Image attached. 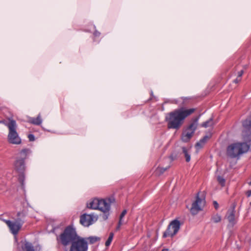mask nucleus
<instances>
[{
	"mask_svg": "<svg viewBox=\"0 0 251 251\" xmlns=\"http://www.w3.org/2000/svg\"><path fill=\"white\" fill-rule=\"evenodd\" d=\"M195 110V108L186 109L181 107L169 113L165 118L168 128L178 129L182 125L185 119L192 114Z\"/></svg>",
	"mask_w": 251,
	"mask_h": 251,
	"instance_id": "obj_1",
	"label": "nucleus"
},
{
	"mask_svg": "<svg viewBox=\"0 0 251 251\" xmlns=\"http://www.w3.org/2000/svg\"><path fill=\"white\" fill-rule=\"evenodd\" d=\"M250 145L244 142H237L229 145L226 149V154L231 158H239L242 154L247 152Z\"/></svg>",
	"mask_w": 251,
	"mask_h": 251,
	"instance_id": "obj_2",
	"label": "nucleus"
},
{
	"mask_svg": "<svg viewBox=\"0 0 251 251\" xmlns=\"http://www.w3.org/2000/svg\"><path fill=\"white\" fill-rule=\"evenodd\" d=\"M75 228L73 225H69L65 227L59 236L60 243L64 246L72 243L78 237Z\"/></svg>",
	"mask_w": 251,
	"mask_h": 251,
	"instance_id": "obj_3",
	"label": "nucleus"
},
{
	"mask_svg": "<svg viewBox=\"0 0 251 251\" xmlns=\"http://www.w3.org/2000/svg\"><path fill=\"white\" fill-rule=\"evenodd\" d=\"M30 152V151L29 149H23L20 152V158H18L15 163H14V168L15 169L21 174L19 179L22 185L23 188L24 189V176L23 175L24 171L25 170V159L26 158L27 154Z\"/></svg>",
	"mask_w": 251,
	"mask_h": 251,
	"instance_id": "obj_4",
	"label": "nucleus"
},
{
	"mask_svg": "<svg viewBox=\"0 0 251 251\" xmlns=\"http://www.w3.org/2000/svg\"><path fill=\"white\" fill-rule=\"evenodd\" d=\"M9 129L8 139L9 143L13 144H20L21 143V139L16 131L17 125L15 121L11 120L8 124H6Z\"/></svg>",
	"mask_w": 251,
	"mask_h": 251,
	"instance_id": "obj_5",
	"label": "nucleus"
},
{
	"mask_svg": "<svg viewBox=\"0 0 251 251\" xmlns=\"http://www.w3.org/2000/svg\"><path fill=\"white\" fill-rule=\"evenodd\" d=\"M70 251H87L88 243L85 239L78 236L71 244Z\"/></svg>",
	"mask_w": 251,
	"mask_h": 251,
	"instance_id": "obj_6",
	"label": "nucleus"
},
{
	"mask_svg": "<svg viewBox=\"0 0 251 251\" xmlns=\"http://www.w3.org/2000/svg\"><path fill=\"white\" fill-rule=\"evenodd\" d=\"M180 227V221L177 220L172 221L168 225L167 229L164 232L163 237L166 238L167 237H173L178 231Z\"/></svg>",
	"mask_w": 251,
	"mask_h": 251,
	"instance_id": "obj_7",
	"label": "nucleus"
},
{
	"mask_svg": "<svg viewBox=\"0 0 251 251\" xmlns=\"http://www.w3.org/2000/svg\"><path fill=\"white\" fill-rule=\"evenodd\" d=\"M113 199L109 198L107 199L100 200L99 208L98 209L103 213V219H108L109 215V211L111 207V204L113 201Z\"/></svg>",
	"mask_w": 251,
	"mask_h": 251,
	"instance_id": "obj_8",
	"label": "nucleus"
},
{
	"mask_svg": "<svg viewBox=\"0 0 251 251\" xmlns=\"http://www.w3.org/2000/svg\"><path fill=\"white\" fill-rule=\"evenodd\" d=\"M244 128L243 131V138L244 143H248L251 142V117L248 118L242 123Z\"/></svg>",
	"mask_w": 251,
	"mask_h": 251,
	"instance_id": "obj_9",
	"label": "nucleus"
},
{
	"mask_svg": "<svg viewBox=\"0 0 251 251\" xmlns=\"http://www.w3.org/2000/svg\"><path fill=\"white\" fill-rule=\"evenodd\" d=\"M204 204V199L200 198L199 196V194H198L196 200L192 203V206L190 209L191 213L193 215L197 214L199 212L202 210V207Z\"/></svg>",
	"mask_w": 251,
	"mask_h": 251,
	"instance_id": "obj_10",
	"label": "nucleus"
},
{
	"mask_svg": "<svg viewBox=\"0 0 251 251\" xmlns=\"http://www.w3.org/2000/svg\"><path fill=\"white\" fill-rule=\"evenodd\" d=\"M98 220V217L93 214H83L80 216V223L85 226H89Z\"/></svg>",
	"mask_w": 251,
	"mask_h": 251,
	"instance_id": "obj_11",
	"label": "nucleus"
},
{
	"mask_svg": "<svg viewBox=\"0 0 251 251\" xmlns=\"http://www.w3.org/2000/svg\"><path fill=\"white\" fill-rule=\"evenodd\" d=\"M3 221L6 224L11 232L14 235L17 234L23 225L22 223L18 222L16 221L15 222H13L10 220H3Z\"/></svg>",
	"mask_w": 251,
	"mask_h": 251,
	"instance_id": "obj_12",
	"label": "nucleus"
},
{
	"mask_svg": "<svg viewBox=\"0 0 251 251\" xmlns=\"http://www.w3.org/2000/svg\"><path fill=\"white\" fill-rule=\"evenodd\" d=\"M201 115L200 114L199 116L193 118L192 119L191 123L187 126L184 131L188 133H191V135L193 136L197 128L198 122L201 117Z\"/></svg>",
	"mask_w": 251,
	"mask_h": 251,
	"instance_id": "obj_13",
	"label": "nucleus"
},
{
	"mask_svg": "<svg viewBox=\"0 0 251 251\" xmlns=\"http://www.w3.org/2000/svg\"><path fill=\"white\" fill-rule=\"evenodd\" d=\"M235 212V205L233 204L231 209L228 211L226 216L229 224L231 226H233L236 223Z\"/></svg>",
	"mask_w": 251,
	"mask_h": 251,
	"instance_id": "obj_14",
	"label": "nucleus"
},
{
	"mask_svg": "<svg viewBox=\"0 0 251 251\" xmlns=\"http://www.w3.org/2000/svg\"><path fill=\"white\" fill-rule=\"evenodd\" d=\"M100 200L97 198L93 199L87 203V207L92 209H98L99 208V203Z\"/></svg>",
	"mask_w": 251,
	"mask_h": 251,
	"instance_id": "obj_15",
	"label": "nucleus"
},
{
	"mask_svg": "<svg viewBox=\"0 0 251 251\" xmlns=\"http://www.w3.org/2000/svg\"><path fill=\"white\" fill-rule=\"evenodd\" d=\"M21 248L24 251H35L32 244L25 240L21 242Z\"/></svg>",
	"mask_w": 251,
	"mask_h": 251,
	"instance_id": "obj_16",
	"label": "nucleus"
},
{
	"mask_svg": "<svg viewBox=\"0 0 251 251\" xmlns=\"http://www.w3.org/2000/svg\"><path fill=\"white\" fill-rule=\"evenodd\" d=\"M28 122L37 126L41 125L42 123V120L41 118L40 115L39 114L37 117H30L28 119Z\"/></svg>",
	"mask_w": 251,
	"mask_h": 251,
	"instance_id": "obj_17",
	"label": "nucleus"
},
{
	"mask_svg": "<svg viewBox=\"0 0 251 251\" xmlns=\"http://www.w3.org/2000/svg\"><path fill=\"white\" fill-rule=\"evenodd\" d=\"M209 138L208 135L204 136L202 139H201L196 144V148L197 150H199L202 148L204 144L206 142L207 140Z\"/></svg>",
	"mask_w": 251,
	"mask_h": 251,
	"instance_id": "obj_18",
	"label": "nucleus"
},
{
	"mask_svg": "<svg viewBox=\"0 0 251 251\" xmlns=\"http://www.w3.org/2000/svg\"><path fill=\"white\" fill-rule=\"evenodd\" d=\"M26 215V213L24 211L18 212L17 214V219H16V221L18 222L21 223H22V224H23L24 222V220Z\"/></svg>",
	"mask_w": 251,
	"mask_h": 251,
	"instance_id": "obj_19",
	"label": "nucleus"
},
{
	"mask_svg": "<svg viewBox=\"0 0 251 251\" xmlns=\"http://www.w3.org/2000/svg\"><path fill=\"white\" fill-rule=\"evenodd\" d=\"M182 152L185 157L186 161L187 162H189L191 160V155L189 150L185 147H182Z\"/></svg>",
	"mask_w": 251,
	"mask_h": 251,
	"instance_id": "obj_20",
	"label": "nucleus"
},
{
	"mask_svg": "<svg viewBox=\"0 0 251 251\" xmlns=\"http://www.w3.org/2000/svg\"><path fill=\"white\" fill-rule=\"evenodd\" d=\"M192 136L191 133H188L184 131L181 135V140L183 142H187Z\"/></svg>",
	"mask_w": 251,
	"mask_h": 251,
	"instance_id": "obj_21",
	"label": "nucleus"
},
{
	"mask_svg": "<svg viewBox=\"0 0 251 251\" xmlns=\"http://www.w3.org/2000/svg\"><path fill=\"white\" fill-rule=\"evenodd\" d=\"M213 125V118H211L208 120L203 122L201 124V126L204 128L211 126Z\"/></svg>",
	"mask_w": 251,
	"mask_h": 251,
	"instance_id": "obj_22",
	"label": "nucleus"
},
{
	"mask_svg": "<svg viewBox=\"0 0 251 251\" xmlns=\"http://www.w3.org/2000/svg\"><path fill=\"white\" fill-rule=\"evenodd\" d=\"M126 213H127V211L126 210H124L122 211V213L121 214L120 216V220H119L118 225L117 226V229L120 228L122 224V219L124 218V217L125 216V215L126 214Z\"/></svg>",
	"mask_w": 251,
	"mask_h": 251,
	"instance_id": "obj_23",
	"label": "nucleus"
},
{
	"mask_svg": "<svg viewBox=\"0 0 251 251\" xmlns=\"http://www.w3.org/2000/svg\"><path fill=\"white\" fill-rule=\"evenodd\" d=\"M211 220L215 223H218L221 221V217L220 215L217 214L212 216Z\"/></svg>",
	"mask_w": 251,
	"mask_h": 251,
	"instance_id": "obj_24",
	"label": "nucleus"
},
{
	"mask_svg": "<svg viewBox=\"0 0 251 251\" xmlns=\"http://www.w3.org/2000/svg\"><path fill=\"white\" fill-rule=\"evenodd\" d=\"M114 237V233L112 232H111L109 234V236L108 237V238L106 240L105 242V246L106 247H108L111 243L113 238Z\"/></svg>",
	"mask_w": 251,
	"mask_h": 251,
	"instance_id": "obj_25",
	"label": "nucleus"
},
{
	"mask_svg": "<svg viewBox=\"0 0 251 251\" xmlns=\"http://www.w3.org/2000/svg\"><path fill=\"white\" fill-rule=\"evenodd\" d=\"M88 239L91 244H94L100 240V238L97 236H91L88 238Z\"/></svg>",
	"mask_w": 251,
	"mask_h": 251,
	"instance_id": "obj_26",
	"label": "nucleus"
},
{
	"mask_svg": "<svg viewBox=\"0 0 251 251\" xmlns=\"http://www.w3.org/2000/svg\"><path fill=\"white\" fill-rule=\"evenodd\" d=\"M217 180L218 182L221 185V186H225L226 180L224 177L221 176H218Z\"/></svg>",
	"mask_w": 251,
	"mask_h": 251,
	"instance_id": "obj_27",
	"label": "nucleus"
},
{
	"mask_svg": "<svg viewBox=\"0 0 251 251\" xmlns=\"http://www.w3.org/2000/svg\"><path fill=\"white\" fill-rule=\"evenodd\" d=\"M168 168H169V167H166V168L158 167L156 171V173L160 175L162 174L163 173H164L168 169Z\"/></svg>",
	"mask_w": 251,
	"mask_h": 251,
	"instance_id": "obj_28",
	"label": "nucleus"
},
{
	"mask_svg": "<svg viewBox=\"0 0 251 251\" xmlns=\"http://www.w3.org/2000/svg\"><path fill=\"white\" fill-rule=\"evenodd\" d=\"M186 99H187V98H183V97L180 98L177 100H175V103L178 104H179L180 102L182 100V104H183L184 102Z\"/></svg>",
	"mask_w": 251,
	"mask_h": 251,
	"instance_id": "obj_29",
	"label": "nucleus"
},
{
	"mask_svg": "<svg viewBox=\"0 0 251 251\" xmlns=\"http://www.w3.org/2000/svg\"><path fill=\"white\" fill-rule=\"evenodd\" d=\"M28 139L30 141H33L35 140V137L33 134H30L28 135Z\"/></svg>",
	"mask_w": 251,
	"mask_h": 251,
	"instance_id": "obj_30",
	"label": "nucleus"
},
{
	"mask_svg": "<svg viewBox=\"0 0 251 251\" xmlns=\"http://www.w3.org/2000/svg\"><path fill=\"white\" fill-rule=\"evenodd\" d=\"M213 205L216 209H218L219 208V204L216 201H213Z\"/></svg>",
	"mask_w": 251,
	"mask_h": 251,
	"instance_id": "obj_31",
	"label": "nucleus"
},
{
	"mask_svg": "<svg viewBox=\"0 0 251 251\" xmlns=\"http://www.w3.org/2000/svg\"><path fill=\"white\" fill-rule=\"evenodd\" d=\"M100 33L97 30L94 33V35L95 37L100 36Z\"/></svg>",
	"mask_w": 251,
	"mask_h": 251,
	"instance_id": "obj_32",
	"label": "nucleus"
},
{
	"mask_svg": "<svg viewBox=\"0 0 251 251\" xmlns=\"http://www.w3.org/2000/svg\"><path fill=\"white\" fill-rule=\"evenodd\" d=\"M243 74V70L240 71V72H238V77L241 78Z\"/></svg>",
	"mask_w": 251,
	"mask_h": 251,
	"instance_id": "obj_33",
	"label": "nucleus"
},
{
	"mask_svg": "<svg viewBox=\"0 0 251 251\" xmlns=\"http://www.w3.org/2000/svg\"><path fill=\"white\" fill-rule=\"evenodd\" d=\"M241 78H239V77H237V78H236L235 79H234V80H233V82H234V83H238L239 81H241Z\"/></svg>",
	"mask_w": 251,
	"mask_h": 251,
	"instance_id": "obj_34",
	"label": "nucleus"
},
{
	"mask_svg": "<svg viewBox=\"0 0 251 251\" xmlns=\"http://www.w3.org/2000/svg\"><path fill=\"white\" fill-rule=\"evenodd\" d=\"M246 194L248 197H251V190L247 191Z\"/></svg>",
	"mask_w": 251,
	"mask_h": 251,
	"instance_id": "obj_35",
	"label": "nucleus"
},
{
	"mask_svg": "<svg viewBox=\"0 0 251 251\" xmlns=\"http://www.w3.org/2000/svg\"><path fill=\"white\" fill-rule=\"evenodd\" d=\"M0 124H4L6 126V124H8V123H5L4 121L1 120L0 121Z\"/></svg>",
	"mask_w": 251,
	"mask_h": 251,
	"instance_id": "obj_36",
	"label": "nucleus"
},
{
	"mask_svg": "<svg viewBox=\"0 0 251 251\" xmlns=\"http://www.w3.org/2000/svg\"><path fill=\"white\" fill-rule=\"evenodd\" d=\"M162 251H168V250L167 249H163Z\"/></svg>",
	"mask_w": 251,
	"mask_h": 251,
	"instance_id": "obj_37",
	"label": "nucleus"
},
{
	"mask_svg": "<svg viewBox=\"0 0 251 251\" xmlns=\"http://www.w3.org/2000/svg\"><path fill=\"white\" fill-rule=\"evenodd\" d=\"M151 95L152 96V94H153V92H152V91H151Z\"/></svg>",
	"mask_w": 251,
	"mask_h": 251,
	"instance_id": "obj_38",
	"label": "nucleus"
},
{
	"mask_svg": "<svg viewBox=\"0 0 251 251\" xmlns=\"http://www.w3.org/2000/svg\"><path fill=\"white\" fill-rule=\"evenodd\" d=\"M250 205H251V201L250 203Z\"/></svg>",
	"mask_w": 251,
	"mask_h": 251,
	"instance_id": "obj_39",
	"label": "nucleus"
}]
</instances>
